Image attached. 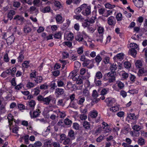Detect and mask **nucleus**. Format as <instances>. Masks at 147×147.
<instances>
[{
    "label": "nucleus",
    "instance_id": "f257e3e1",
    "mask_svg": "<svg viewBox=\"0 0 147 147\" xmlns=\"http://www.w3.org/2000/svg\"><path fill=\"white\" fill-rule=\"evenodd\" d=\"M52 98V97L51 96L44 98L42 96L40 95L37 97V99L38 101L43 102L44 104L48 105L49 104Z\"/></svg>",
    "mask_w": 147,
    "mask_h": 147
},
{
    "label": "nucleus",
    "instance_id": "f03ea898",
    "mask_svg": "<svg viewBox=\"0 0 147 147\" xmlns=\"http://www.w3.org/2000/svg\"><path fill=\"white\" fill-rule=\"evenodd\" d=\"M116 74V72L114 71H110L107 74L106 78L109 83H112L115 80Z\"/></svg>",
    "mask_w": 147,
    "mask_h": 147
},
{
    "label": "nucleus",
    "instance_id": "7ed1b4c3",
    "mask_svg": "<svg viewBox=\"0 0 147 147\" xmlns=\"http://www.w3.org/2000/svg\"><path fill=\"white\" fill-rule=\"evenodd\" d=\"M36 103L35 101L33 100H31L28 102V105L26 107V109L30 110L32 111L34 109Z\"/></svg>",
    "mask_w": 147,
    "mask_h": 147
},
{
    "label": "nucleus",
    "instance_id": "20e7f679",
    "mask_svg": "<svg viewBox=\"0 0 147 147\" xmlns=\"http://www.w3.org/2000/svg\"><path fill=\"white\" fill-rule=\"evenodd\" d=\"M139 76H147V69L144 68H142L139 69L138 73Z\"/></svg>",
    "mask_w": 147,
    "mask_h": 147
},
{
    "label": "nucleus",
    "instance_id": "39448f33",
    "mask_svg": "<svg viewBox=\"0 0 147 147\" xmlns=\"http://www.w3.org/2000/svg\"><path fill=\"white\" fill-rule=\"evenodd\" d=\"M41 112L39 109H36V110L33 113V115H32V111H30L29 113L31 117L35 118L38 117L40 115Z\"/></svg>",
    "mask_w": 147,
    "mask_h": 147
},
{
    "label": "nucleus",
    "instance_id": "423d86ee",
    "mask_svg": "<svg viewBox=\"0 0 147 147\" xmlns=\"http://www.w3.org/2000/svg\"><path fill=\"white\" fill-rule=\"evenodd\" d=\"M105 101L106 102L107 106L110 107L112 106L113 104L115 103V100L113 98H108L106 99Z\"/></svg>",
    "mask_w": 147,
    "mask_h": 147
},
{
    "label": "nucleus",
    "instance_id": "0eeeda50",
    "mask_svg": "<svg viewBox=\"0 0 147 147\" xmlns=\"http://www.w3.org/2000/svg\"><path fill=\"white\" fill-rule=\"evenodd\" d=\"M82 14L85 16H87L91 13V7L90 6H88L85 9L83 10L82 11Z\"/></svg>",
    "mask_w": 147,
    "mask_h": 147
},
{
    "label": "nucleus",
    "instance_id": "6e6552de",
    "mask_svg": "<svg viewBox=\"0 0 147 147\" xmlns=\"http://www.w3.org/2000/svg\"><path fill=\"white\" fill-rule=\"evenodd\" d=\"M108 24L110 26H114L115 24V20L113 16H111L108 18Z\"/></svg>",
    "mask_w": 147,
    "mask_h": 147
},
{
    "label": "nucleus",
    "instance_id": "1a4fd4ad",
    "mask_svg": "<svg viewBox=\"0 0 147 147\" xmlns=\"http://www.w3.org/2000/svg\"><path fill=\"white\" fill-rule=\"evenodd\" d=\"M135 5L137 7H141L143 4V2L142 0H133Z\"/></svg>",
    "mask_w": 147,
    "mask_h": 147
},
{
    "label": "nucleus",
    "instance_id": "9d476101",
    "mask_svg": "<svg viewBox=\"0 0 147 147\" xmlns=\"http://www.w3.org/2000/svg\"><path fill=\"white\" fill-rule=\"evenodd\" d=\"M15 37L13 35H12L6 39L7 43L8 45H11L14 41Z\"/></svg>",
    "mask_w": 147,
    "mask_h": 147
},
{
    "label": "nucleus",
    "instance_id": "9b49d317",
    "mask_svg": "<svg viewBox=\"0 0 147 147\" xmlns=\"http://www.w3.org/2000/svg\"><path fill=\"white\" fill-rule=\"evenodd\" d=\"M40 92L39 87H37L32 89L31 93L34 96H36L39 94Z\"/></svg>",
    "mask_w": 147,
    "mask_h": 147
},
{
    "label": "nucleus",
    "instance_id": "f8f14e48",
    "mask_svg": "<svg viewBox=\"0 0 147 147\" xmlns=\"http://www.w3.org/2000/svg\"><path fill=\"white\" fill-rule=\"evenodd\" d=\"M16 12L15 11L13 10H10L7 14V17L11 20L13 18V16L15 15Z\"/></svg>",
    "mask_w": 147,
    "mask_h": 147
},
{
    "label": "nucleus",
    "instance_id": "ddd939ff",
    "mask_svg": "<svg viewBox=\"0 0 147 147\" xmlns=\"http://www.w3.org/2000/svg\"><path fill=\"white\" fill-rule=\"evenodd\" d=\"M68 136L71 140H74L76 138L74 131L72 130L69 131L68 133Z\"/></svg>",
    "mask_w": 147,
    "mask_h": 147
},
{
    "label": "nucleus",
    "instance_id": "4468645a",
    "mask_svg": "<svg viewBox=\"0 0 147 147\" xmlns=\"http://www.w3.org/2000/svg\"><path fill=\"white\" fill-rule=\"evenodd\" d=\"M64 92V89L57 88L55 89V93L58 95H61L63 94Z\"/></svg>",
    "mask_w": 147,
    "mask_h": 147
},
{
    "label": "nucleus",
    "instance_id": "2eb2a0df",
    "mask_svg": "<svg viewBox=\"0 0 147 147\" xmlns=\"http://www.w3.org/2000/svg\"><path fill=\"white\" fill-rule=\"evenodd\" d=\"M24 51L23 50H21L19 53V56L18 57L17 59L18 62H21L23 61L24 59V57L23 55Z\"/></svg>",
    "mask_w": 147,
    "mask_h": 147
},
{
    "label": "nucleus",
    "instance_id": "dca6fc26",
    "mask_svg": "<svg viewBox=\"0 0 147 147\" xmlns=\"http://www.w3.org/2000/svg\"><path fill=\"white\" fill-rule=\"evenodd\" d=\"M56 20L57 23L58 24H61L62 23L63 20L62 19V17L60 15L58 14L56 17Z\"/></svg>",
    "mask_w": 147,
    "mask_h": 147
},
{
    "label": "nucleus",
    "instance_id": "f3484780",
    "mask_svg": "<svg viewBox=\"0 0 147 147\" xmlns=\"http://www.w3.org/2000/svg\"><path fill=\"white\" fill-rule=\"evenodd\" d=\"M7 118L8 119L9 124L10 125H11L12 124V121H14V122L16 121L15 119H14L13 116L11 113L8 115Z\"/></svg>",
    "mask_w": 147,
    "mask_h": 147
},
{
    "label": "nucleus",
    "instance_id": "a211bd4d",
    "mask_svg": "<svg viewBox=\"0 0 147 147\" xmlns=\"http://www.w3.org/2000/svg\"><path fill=\"white\" fill-rule=\"evenodd\" d=\"M128 53L133 57H135L137 54V51L135 48H131L129 50Z\"/></svg>",
    "mask_w": 147,
    "mask_h": 147
},
{
    "label": "nucleus",
    "instance_id": "6ab92c4d",
    "mask_svg": "<svg viewBox=\"0 0 147 147\" xmlns=\"http://www.w3.org/2000/svg\"><path fill=\"white\" fill-rule=\"evenodd\" d=\"M124 56V54L123 53H119L118 54L116 55L115 56L113 59L114 60L117 59L121 60L123 59Z\"/></svg>",
    "mask_w": 147,
    "mask_h": 147
},
{
    "label": "nucleus",
    "instance_id": "aec40b11",
    "mask_svg": "<svg viewBox=\"0 0 147 147\" xmlns=\"http://www.w3.org/2000/svg\"><path fill=\"white\" fill-rule=\"evenodd\" d=\"M129 118L133 120H136V116L134 113H130L128 114L127 119Z\"/></svg>",
    "mask_w": 147,
    "mask_h": 147
},
{
    "label": "nucleus",
    "instance_id": "412c9836",
    "mask_svg": "<svg viewBox=\"0 0 147 147\" xmlns=\"http://www.w3.org/2000/svg\"><path fill=\"white\" fill-rule=\"evenodd\" d=\"M13 20H16V21H20L22 22L24 20V18L22 16L17 15L14 16Z\"/></svg>",
    "mask_w": 147,
    "mask_h": 147
},
{
    "label": "nucleus",
    "instance_id": "4be33fe9",
    "mask_svg": "<svg viewBox=\"0 0 147 147\" xmlns=\"http://www.w3.org/2000/svg\"><path fill=\"white\" fill-rule=\"evenodd\" d=\"M43 78L41 76H37L34 79V81L37 84L41 83L42 80Z\"/></svg>",
    "mask_w": 147,
    "mask_h": 147
},
{
    "label": "nucleus",
    "instance_id": "5701e85b",
    "mask_svg": "<svg viewBox=\"0 0 147 147\" xmlns=\"http://www.w3.org/2000/svg\"><path fill=\"white\" fill-rule=\"evenodd\" d=\"M71 139L69 138H67L64 140L63 144L65 145H69L71 144Z\"/></svg>",
    "mask_w": 147,
    "mask_h": 147
},
{
    "label": "nucleus",
    "instance_id": "b1692460",
    "mask_svg": "<svg viewBox=\"0 0 147 147\" xmlns=\"http://www.w3.org/2000/svg\"><path fill=\"white\" fill-rule=\"evenodd\" d=\"M74 37L73 34L71 32H70L67 35L65 39L67 40L71 41L73 39Z\"/></svg>",
    "mask_w": 147,
    "mask_h": 147
},
{
    "label": "nucleus",
    "instance_id": "393cba45",
    "mask_svg": "<svg viewBox=\"0 0 147 147\" xmlns=\"http://www.w3.org/2000/svg\"><path fill=\"white\" fill-rule=\"evenodd\" d=\"M130 134L133 137H138L139 136L140 132L139 131H138V130H134L131 131Z\"/></svg>",
    "mask_w": 147,
    "mask_h": 147
},
{
    "label": "nucleus",
    "instance_id": "a878e982",
    "mask_svg": "<svg viewBox=\"0 0 147 147\" xmlns=\"http://www.w3.org/2000/svg\"><path fill=\"white\" fill-rule=\"evenodd\" d=\"M30 61H25L22 63V65L23 68H27L30 66Z\"/></svg>",
    "mask_w": 147,
    "mask_h": 147
},
{
    "label": "nucleus",
    "instance_id": "bb28decb",
    "mask_svg": "<svg viewBox=\"0 0 147 147\" xmlns=\"http://www.w3.org/2000/svg\"><path fill=\"white\" fill-rule=\"evenodd\" d=\"M138 143L141 146L144 144L145 143L144 139L141 137L139 138L138 141Z\"/></svg>",
    "mask_w": 147,
    "mask_h": 147
},
{
    "label": "nucleus",
    "instance_id": "cd10ccee",
    "mask_svg": "<svg viewBox=\"0 0 147 147\" xmlns=\"http://www.w3.org/2000/svg\"><path fill=\"white\" fill-rule=\"evenodd\" d=\"M83 126L86 129H88L90 127V123L86 121H85L83 123Z\"/></svg>",
    "mask_w": 147,
    "mask_h": 147
},
{
    "label": "nucleus",
    "instance_id": "c85d7f7f",
    "mask_svg": "<svg viewBox=\"0 0 147 147\" xmlns=\"http://www.w3.org/2000/svg\"><path fill=\"white\" fill-rule=\"evenodd\" d=\"M95 59L96 62L97 63V65H99V63L102 60V58L99 55H98L96 56L95 58Z\"/></svg>",
    "mask_w": 147,
    "mask_h": 147
},
{
    "label": "nucleus",
    "instance_id": "c756f323",
    "mask_svg": "<svg viewBox=\"0 0 147 147\" xmlns=\"http://www.w3.org/2000/svg\"><path fill=\"white\" fill-rule=\"evenodd\" d=\"M29 136L28 135H26L22 136L21 138L24 140L25 143L26 144H28L29 143Z\"/></svg>",
    "mask_w": 147,
    "mask_h": 147
},
{
    "label": "nucleus",
    "instance_id": "7c9ffc66",
    "mask_svg": "<svg viewBox=\"0 0 147 147\" xmlns=\"http://www.w3.org/2000/svg\"><path fill=\"white\" fill-rule=\"evenodd\" d=\"M102 75L100 71H98L96 73V75L95 77V78L96 79H100L102 78Z\"/></svg>",
    "mask_w": 147,
    "mask_h": 147
},
{
    "label": "nucleus",
    "instance_id": "2f4dec72",
    "mask_svg": "<svg viewBox=\"0 0 147 147\" xmlns=\"http://www.w3.org/2000/svg\"><path fill=\"white\" fill-rule=\"evenodd\" d=\"M90 24L88 20H85V22L82 23V26L84 28L88 27V26H89Z\"/></svg>",
    "mask_w": 147,
    "mask_h": 147
},
{
    "label": "nucleus",
    "instance_id": "473e14b6",
    "mask_svg": "<svg viewBox=\"0 0 147 147\" xmlns=\"http://www.w3.org/2000/svg\"><path fill=\"white\" fill-rule=\"evenodd\" d=\"M99 34H103L105 31L104 28L102 26H99L97 28Z\"/></svg>",
    "mask_w": 147,
    "mask_h": 147
},
{
    "label": "nucleus",
    "instance_id": "72a5a7b5",
    "mask_svg": "<svg viewBox=\"0 0 147 147\" xmlns=\"http://www.w3.org/2000/svg\"><path fill=\"white\" fill-rule=\"evenodd\" d=\"M75 38L76 40L79 42L82 41L84 40L83 36L82 34H79L77 35Z\"/></svg>",
    "mask_w": 147,
    "mask_h": 147
},
{
    "label": "nucleus",
    "instance_id": "f704fd0d",
    "mask_svg": "<svg viewBox=\"0 0 147 147\" xmlns=\"http://www.w3.org/2000/svg\"><path fill=\"white\" fill-rule=\"evenodd\" d=\"M61 32H59L55 33L54 35V38L56 39H61Z\"/></svg>",
    "mask_w": 147,
    "mask_h": 147
},
{
    "label": "nucleus",
    "instance_id": "c9c22d12",
    "mask_svg": "<svg viewBox=\"0 0 147 147\" xmlns=\"http://www.w3.org/2000/svg\"><path fill=\"white\" fill-rule=\"evenodd\" d=\"M29 11L30 12V13H33V12L35 11V12L38 11V9H37L36 7L34 6L31 7L29 9Z\"/></svg>",
    "mask_w": 147,
    "mask_h": 147
},
{
    "label": "nucleus",
    "instance_id": "e433bc0d",
    "mask_svg": "<svg viewBox=\"0 0 147 147\" xmlns=\"http://www.w3.org/2000/svg\"><path fill=\"white\" fill-rule=\"evenodd\" d=\"M24 32L26 33H28L32 30L30 27L29 26H25L24 28Z\"/></svg>",
    "mask_w": 147,
    "mask_h": 147
},
{
    "label": "nucleus",
    "instance_id": "4c0bfd02",
    "mask_svg": "<svg viewBox=\"0 0 147 147\" xmlns=\"http://www.w3.org/2000/svg\"><path fill=\"white\" fill-rule=\"evenodd\" d=\"M35 86V85L32 82H28L26 85V87L29 89L33 88Z\"/></svg>",
    "mask_w": 147,
    "mask_h": 147
},
{
    "label": "nucleus",
    "instance_id": "58836bf2",
    "mask_svg": "<svg viewBox=\"0 0 147 147\" xmlns=\"http://www.w3.org/2000/svg\"><path fill=\"white\" fill-rule=\"evenodd\" d=\"M51 9V8L50 6H47L42 9V11L43 13L49 12Z\"/></svg>",
    "mask_w": 147,
    "mask_h": 147
},
{
    "label": "nucleus",
    "instance_id": "ea45409f",
    "mask_svg": "<svg viewBox=\"0 0 147 147\" xmlns=\"http://www.w3.org/2000/svg\"><path fill=\"white\" fill-rule=\"evenodd\" d=\"M135 65L138 68H140L142 65L141 61L139 60L137 61L136 62Z\"/></svg>",
    "mask_w": 147,
    "mask_h": 147
},
{
    "label": "nucleus",
    "instance_id": "a19ab883",
    "mask_svg": "<svg viewBox=\"0 0 147 147\" xmlns=\"http://www.w3.org/2000/svg\"><path fill=\"white\" fill-rule=\"evenodd\" d=\"M117 65L116 64H113L111 65L110 66V69L111 71H115L117 69Z\"/></svg>",
    "mask_w": 147,
    "mask_h": 147
},
{
    "label": "nucleus",
    "instance_id": "79ce46f5",
    "mask_svg": "<svg viewBox=\"0 0 147 147\" xmlns=\"http://www.w3.org/2000/svg\"><path fill=\"white\" fill-rule=\"evenodd\" d=\"M131 127L132 129L134 130H138V131H139L141 129L140 126L137 125H135L134 126H132Z\"/></svg>",
    "mask_w": 147,
    "mask_h": 147
},
{
    "label": "nucleus",
    "instance_id": "37998d69",
    "mask_svg": "<svg viewBox=\"0 0 147 147\" xmlns=\"http://www.w3.org/2000/svg\"><path fill=\"white\" fill-rule=\"evenodd\" d=\"M20 5V3L19 1H14L13 3V7L17 8L19 7Z\"/></svg>",
    "mask_w": 147,
    "mask_h": 147
},
{
    "label": "nucleus",
    "instance_id": "c03bdc74",
    "mask_svg": "<svg viewBox=\"0 0 147 147\" xmlns=\"http://www.w3.org/2000/svg\"><path fill=\"white\" fill-rule=\"evenodd\" d=\"M57 84L58 87H61L64 86V82L61 80H59L57 82Z\"/></svg>",
    "mask_w": 147,
    "mask_h": 147
},
{
    "label": "nucleus",
    "instance_id": "a18cd8bd",
    "mask_svg": "<svg viewBox=\"0 0 147 147\" xmlns=\"http://www.w3.org/2000/svg\"><path fill=\"white\" fill-rule=\"evenodd\" d=\"M65 124L67 125H70L72 122V121L68 118L65 119L64 120Z\"/></svg>",
    "mask_w": 147,
    "mask_h": 147
},
{
    "label": "nucleus",
    "instance_id": "49530a36",
    "mask_svg": "<svg viewBox=\"0 0 147 147\" xmlns=\"http://www.w3.org/2000/svg\"><path fill=\"white\" fill-rule=\"evenodd\" d=\"M102 131H104L105 133H106L109 132L111 131V129L108 126L102 127Z\"/></svg>",
    "mask_w": 147,
    "mask_h": 147
},
{
    "label": "nucleus",
    "instance_id": "de8ad7c7",
    "mask_svg": "<svg viewBox=\"0 0 147 147\" xmlns=\"http://www.w3.org/2000/svg\"><path fill=\"white\" fill-rule=\"evenodd\" d=\"M105 7L106 8L112 9L115 7L114 5H112L111 4L107 3L105 5Z\"/></svg>",
    "mask_w": 147,
    "mask_h": 147
},
{
    "label": "nucleus",
    "instance_id": "09e8293b",
    "mask_svg": "<svg viewBox=\"0 0 147 147\" xmlns=\"http://www.w3.org/2000/svg\"><path fill=\"white\" fill-rule=\"evenodd\" d=\"M118 87L120 89H122L124 87V84L121 82L119 81L117 82Z\"/></svg>",
    "mask_w": 147,
    "mask_h": 147
},
{
    "label": "nucleus",
    "instance_id": "8fccbe9b",
    "mask_svg": "<svg viewBox=\"0 0 147 147\" xmlns=\"http://www.w3.org/2000/svg\"><path fill=\"white\" fill-rule=\"evenodd\" d=\"M55 6L58 9H60L61 6L60 3L57 1H55L54 3Z\"/></svg>",
    "mask_w": 147,
    "mask_h": 147
},
{
    "label": "nucleus",
    "instance_id": "3c124183",
    "mask_svg": "<svg viewBox=\"0 0 147 147\" xmlns=\"http://www.w3.org/2000/svg\"><path fill=\"white\" fill-rule=\"evenodd\" d=\"M85 99L84 97L80 98L78 102V104L79 105H83L85 101Z\"/></svg>",
    "mask_w": 147,
    "mask_h": 147
},
{
    "label": "nucleus",
    "instance_id": "603ef678",
    "mask_svg": "<svg viewBox=\"0 0 147 147\" xmlns=\"http://www.w3.org/2000/svg\"><path fill=\"white\" fill-rule=\"evenodd\" d=\"M11 75L12 77H14L15 76V73L16 71V67H14L11 69Z\"/></svg>",
    "mask_w": 147,
    "mask_h": 147
},
{
    "label": "nucleus",
    "instance_id": "864d4df0",
    "mask_svg": "<svg viewBox=\"0 0 147 147\" xmlns=\"http://www.w3.org/2000/svg\"><path fill=\"white\" fill-rule=\"evenodd\" d=\"M110 110L113 112H115L119 110V108L117 106H115L110 108Z\"/></svg>",
    "mask_w": 147,
    "mask_h": 147
},
{
    "label": "nucleus",
    "instance_id": "5fc2aeb1",
    "mask_svg": "<svg viewBox=\"0 0 147 147\" xmlns=\"http://www.w3.org/2000/svg\"><path fill=\"white\" fill-rule=\"evenodd\" d=\"M116 18L117 21H121L122 18V15L121 13H118L116 16Z\"/></svg>",
    "mask_w": 147,
    "mask_h": 147
},
{
    "label": "nucleus",
    "instance_id": "6e6d98bb",
    "mask_svg": "<svg viewBox=\"0 0 147 147\" xmlns=\"http://www.w3.org/2000/svg\"><path fill=\"white\" fill-rule=\"evenodd\" d=\"M124 67L127 69L129 68L131 66V64L128 61H125L124 63Z\"/></svg>",
    "mask_w": 147,
    "mask_h": 147
},
{
    "label": "nucleus",
    "instance_id": "4d7b16f0",
    "mask_svg": "<svg viewBox=\"0 0 147 147\" xmlns=\"http://www.w3.org/2000/svg\"><path fill=\"white\" fill-rule=\"evenodd\" d=\"M98 113L96 111H94L91 113L90 116L92 118H95L97 116Z\"/></svg>",
    "mask_w": 147,
    "mask_h": 147
},
{
    "label": "nucleus",
    "instance_id": "13d9d810",
    "mask_svg": "<svg viewBox=\"0 0 147 147\" xmlns=\"http://www.w3.org/2000/svg\"><path fill=\"white\" fill-rule=\"evenodd\" d=\"M3 60L5 62H8L9 60V58L8 57V55L7 53H6L4 55L3 57Z\"/></svg>",
    "mask_w": 147,
    "mask_h": 147
},
{
    "label": "nucleus",
    "instance_id": "bf43d9fd",
    "mask_svg": "<svg viewBox=\"0 0 147 147\" xmlns=\"http://www.w3.org/2000/svg\"><path fill=\"white\" fill-rule=\"evenodd\" d=\"M48 86L46 83L42 84L40 86V88L41 90H46L48 88Z\"/></svg>",
    "mask_w": 147,
    "mask_h": 147
},
{
    "label": "nucleus",
    "instance_id": "052dcab7",
    "mask_svg": "<svg viewBox=\"0 0 147 147\" xmlns=\"http://www.w3.org/2000/svg\"><path fill=\"white\" fill-rule=\"evenodd\" d=\"M42 143L39 141L36 142L34 144V147H40L42 146Z\"/></svg>",
    "mask_w": 147,
    "mask_h": 147
},
{
    "label": "nucleus",
    "instance_id": "680f3d73",
    "mask_svg": "<svg viewBox=\"0 0 147 147\" xmlns=\"http://www.w3.org/2000/svg\"><path fill=\"white\" fill-rule=\"evenodd\" d=\"M73 127L76 130H78L79 128V125L77 123H74L73 124Z\"/></svg>",
    "mask_w": 147,
    "mask_h": 147
},
{
    "label": "nucleus",
    "instance_id": "e2e57ef3",
    "mask_svg": "<svg viewBox=\"0 0 147 147\" xmlns=\"http://www.w3.org/2000/svg\"><path fill=\"white\" fill-rule=\"evenodd\" d=\"M62 55L63 58L64 59L67 58L69 57V54L67 52H63L62 53Z\"/></svg>",
    "mask_w": 147,
    "mask_h": 147
},
{
    "label": "nucleus",
    "instance_id": "0e129e2a",
    "mask_svg": "<svg viewBox=\"0 0 147 147\" xmlns=\"http://www.w3.org/2000/svg\"><path fill=\"white\" fill-rule=\"evenodd\" d=\"M51 144L53 147H60V144L59 142H53Z\"/></svg>",
    "mask_w": 147,
    "mask_h": 147
},
{
    "label": "nucleus",
    "instance_id": "69168bd1",
    "mask_svg": "<svg viewBox=\"0 0 147 147\" xmlns=\"http://www.w3.org/2000/svg\"><path fill=\"white\" fill-rule=\"evenodd\" d=\"M100 35L99 36H97L96 40L98 41H100L101 42H102V39L103 38V34H100Z\"/></svg>",
    "mask_w": 147,
    "mask_h": 147
},
{
    "label": "nucleus",
    "instance_id": "338daca9",
    "mask_svg": "<svg viewBox=\"0 0 147 147\" xmlns=\"http://www.w3.org/2000/svg\"><path fill=\"white\" fill-rule=\"evenodd\" d=\"M129 78L130 80L132 82H134L136 78L134 75L132 74H131Z\"/></svg>",
    "mask_w": 147,
    "mask_h": 147
},
{
    "label": "nucleus",
    "instance_id": "774afa93",
    "mask_svg": "<svg viewBox=\"0 0 147 147\" xmlns=\"http://www.w3.org/2000/svg\"><path fill=\"white\" fill-rule=\"evenodd\" d=\"M92 96L93 97L95 98H96L98 96V94L97 91L96 90H93Z\"/></svg>",
    "mask_w": 147,
    "mask_h": 147
}]
</instances>
